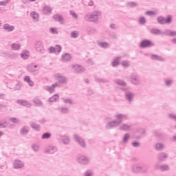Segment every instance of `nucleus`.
<instances>
[{
    "instance_id": "a18cd8bd",
    "label": "nucleus",
    "mask_w": 176,
    "mask_h": 176,
    "mask_svg": "<svg viewBox=\"0 0 176 176\" xmlns=\"http://www.w3.org/2000/svg\"><path fill=\"white\" fill-rule=\"evenodd\" d=\"M10 122H12V123H14V124H20V120L12 117L11 118H10Z\"/></svg>"
},
{
    "instance_id": "0e129e2a",
    "label": "nucleus",
    "mask_w": 176,
    "mask_h": 176,
    "mask_svg": "<svg viewBox=\"0 0 176 176\" xmlns=\"http://www.w3.org/2000/svg\"><path fill=\"white\" fill-rule=\"evenodd\" d=\"M139 133L141 134L142 136L146 135V132L145 131V129H142L139 131Z\"/></svg>"
},
{
    "instance_id": "338daca9",
    "label": "nucleus",
    "mask_w": 176,
    "mask_h": 176,
    "mask_svg": "<svg viewBox=\"0 0 176 176\" xmlns=\"http://www.w3.org/2000/svg\"><path fill=\"white\" fill-rule=\"evenodd\" d=\"M52 34H58V32L56 31V28H52L50 30Z\"/></svg>"
},
{
    "instance_id": "423d86ee",
    "label": "nucleus",
    "mask_w": 176,
    "mask_h": 176,
    "mask_svg": "<svg viewBox=\"0 0 176 176\" xmlns=\"http://www.w3.org/2000/svg\"><path fill=\"white\" fill-rule=\"evenodd\" d=\"M157 21L158 24H160L161 25H164V24H171L173 18L170 15H168L166 18L160 16L157 18Z\"/></svg>"
},
{
    "instance_id": "09e8293b",
    "label": "nucleus",
    "mask_w": 176,
    "mask_h": 176,
    "mask_svg": "<svg viewBox=\"0 0 176 176\" xmlns=\"http://www.w3.org/2000/svg\"><path fill=\"white\" fill-rule=\"evenodd\" d=\"M8 122H6V120H1L0 121V129H6V124H7Z\"/></svg>"
},
{
    "instance_id": "a19ab883",
    "label": "nucleus",
    "mask_w": 176,
    "mask_h": 176,
    "mask_svg": "<svg viewBox=\"0 0 176 176\" xmlns=\"http://www.w3.org/2000/svg\"><path fill=\"white\" fill-rule=\"evenodd\" d=\"M50 137H52V133L46 132L42 135L41 138L42 140H49Z\"/></svg>"
},
{
    "instance_id": "393cba45",
    "label": "nucleus",
    "mask_w": 176,
    "mask_h": 176,
    "mask_svg": "<svg viewBox=\"0 0 176 176\" xmlns=\"http://www.w3.org/2000/svg\"><path fill=\"white\" fill-rule=\"evenodd\" d=\"M3 30H6L8 32H12V31H14V26L6 23L3 25Z\"/></svg>"
},
{
    "instance_id": "aec40b11",
    "label": "nucleus",
    "mask_w": 176,
    "mask_h": 176,
    "mask_svg": "<svg viewBox=\"0 0 176 176\" xmlns=\"http://www.w3.org/2000/svg\"><path fill=\"white\" fill-rule=\"evenodd\" d=\"M163 35H166V36H176V31H173L170 30H166L164 32H162Z\"/></svg>"
},
{
    "instance_id": "c85d7f7f",
    "label": "nucleus",
    "mask_w": 176,
    "mask_h": 176,
    "mask_svg": "<svg viewBox=\"0 0 176 176\" xmlns=\"http://www.w3.org/2000/svg\"><path fill=\"white\" fill-rule=\"evenodd\" d=\"M60 100L58 94H56L53 96L50 97L48 100L49 102H57Z\"/></svg>"
},
{
    "instance_id": "6e6552de",
    "label": "nucleus",
    "mask_w": 176,
    "mask_h": 176,
    "mask_svg": "<svg viewBox=\"0 0 176 176\" xmlns=\"http://www.w3.org/2000/svg\"><path fill=\"white\" fill-rule=\"evenodd\" d=\"M120 131H131L133 130V124H122L119 126Z\"/></svg>"
},
{
    "instance_id": "cd10ccee",
    "label": "nucleus",
    "mask_w": 176,
    "mask_h": 176,
    "mask_svg": "<svg viewBox=\"0 0 176 176\" xmlns=\"http://www.w3.org/2000/svg\"><path fill=\"white\" fill-rule=\"evenodd\" d=\"M55 21H60V24H63L62 21H64V18L58 14H54L52 17Z\"/></svg>"
},
{
    "instance_id": "4c0bfd02",
    "label": "nucleus",
    "mask_w": 176,
    "mask_h": 176,
    "mask_svg": "<svg viewBox=\"0 0 176 176\" xmlns=\"http://www.w3.org/2000/svg\"><path fill=\"white\" fill-rule=\"evenodd\" d=\"M20 47H21V45L20 44L12 43L11 45L12 50H20Z\"/></svg>"
},
{
    "instance_id": "4be33fe9",
    "label": "nucleus",
    "mask_w": 176,
    "mask_h": 176,
    "mask_svg": "<svg viewBox=\"0 0 176 176\" xmlns=\"http://www.w3.org/2000/svg\"><path fill=\"white\" fill-rule=\"evenodd\" d=\"M71 54L69 53H65L62 55V61L63 63H68L71 60Z\"/></svg>"
},
{
    "instance_id": "774afa93",
    "label": "nucleus",
    "mask_w": 176,
    "mask_h": 176,
    "mask_svg": "<svg viewBox=\"0 0 176 176\" xmlns=\"http://www.w3.org/2000/svg\"><path fill=\"white\" fill-rule=\"evenodd\" d=\"M84 175L85 176H92L93 173H91V171H90V170H87L85 173Z\"/></svg>"
},
{
    "instance_id": "412c9836",
    "label": "nucleus",
    "mask_w": 176,
    "mask_h": 176,
    "mask_svg": "<svg viewBox=\"0 0 176 176\" xmlns=\"http://www.w3.org/2000/svg\"><path fill=\"white\" fill-rule=\"evenodd\" d=\"M24 167V163L21 160H16L14 162V168H23Z\"/></svg>"
},
{
    "instance_id": "49530a36",
    "label": "nucleus",
    "mask_w": 176,
    "mask_h": 176,
    "mask_svg": "<svg viewBox=\"0 0 176 176\" xmlns=\"http://www.w3.org/2000/svg\"><path fill=\"white\" fill-rule=\"evenodd\" d=\"M164 148V146L162 143H157L155 144L156 151H162Z\"/></svg>"
},
{
    "instance_id": "bb28decb",
    "label": "nucleus",
    "mask_w": 176,
    "mask_h": 176,
    "mask_svg": "<svg viewBox=\"0 0 176 176\" xmlns=\"http://www.w3.org/2000/svg\"><path fill=\"white\" fill-rule=\"evenodd\" d=\"M29 132H30V129L28 126H24L20 130L21 135H27V134H28Z\"/></svg>"
},
{
    "instance_id": "f704fd0d",
    "label": "nucleus",
    "mask_w": 176,
    "mask_h": 176,
    "mask_svg": "<svg viewBox=\"0 0 176 176\" xmlns=\"http://www.w3.org/2000/svg\"><path fill=\"white\" fill-rule=\"evenodd\" d=\"M59 112L62 114H67L69 112V109L65 107H62L58 109Z\"/></svg>"
},
{
    "instance_id": "680f3d73",
    "label": "nucleus",
    "mask_w": 176,
    "mask_h": 176,
    "mask_svg": "<svg viewBox=\"0 0 176 176\" xmlns=\"http://www.w3.org/2000/svg\"><path fill=\"white\" fill-rule=\"evenodd\" d=\"M46 122H47V120L45 118H43L38 120V123H41V124H45Z\"/></svg>"
},
{
    "instance_id": "ea45409f",
    "label": "nucleus",
    "mask_w": 176,
    "mask_h": 176,
    "mask_svg": "<svg viewBox=\"0 0 176 176\" xmlns=\"http://www.w3.org/2000/svg\"><path fill=\"white\" fill-rule=\"evenodd\" d=\"M95 81L97 82L98 83H108V80L104 78L96 77L95 78Z\"/></svg>"
},
{
    "instance_id": "bf43d9fd",
    "label": "nucleus",
    "mask_w": 176,
    "mask_h": 176,
    "mask_svg": "<svg viewBox=\"0 0 176 176\" xmlns=\"http://www.w3.org/2000/svg\"><path fill=\"white\" fill-rule=\"evenodd\" d=\"M131 144L133 148H138V146H140V142H133Z\"/></svg>"
},
{
    "instance_id": "37998d69",
    "label": "nucleus",
    "mask_w": 176,
    "mask_h": 176,
    "mask_svg": "<svg viewBox=\"0 0 176 176\" xmlns=\"http://www.w3.org/2000/svg\"><path fill=\"white\" fill-rule=\"evenodd\" d=\"M87 31L90 35L93 34H96L97 32V30L93 27H88Z\"/></svg>"
},
{
    "instance_id": "c756f323",
    "label": "nucleus",
    "mask_w": 176,
    "mask_h": 176,
    "mask_svg": "<svg viewBox=\"0 0 176 176\" xmlns=\"http://www.w3.org/2000/svg\"><path fill=\"white\" fill-rule=\"evenodd\" d=\"M20 56L23 58V60H27V58L30 57V52L25 50L22 51Z\"/></svg>"
},
{
    "instance_id": "f257e3e1",
    "label": "nucleus",
    "mask_w": 176,
    "mask_h": 176,
    "mask_svg": "<svg viewBox=\"0 0 176 176\" xmlns=\"http://www.w3.org/2000/svg\"><path fill=\"white\" fill-rule=\"evenodd\" d=\"M115 118L116 120L109 122L105 125L106 130H111V129H115V127H118L120 126V124L124 120H129V115L119 113L116 115Z\"/></svg>"
},
{
    "instance_id": "4d7b16f0",
    "label": "nucleus",
    "mask_w": 176,
    "mask_h": 176,
    "mask_svg": "<svg viewBox=\"0 0 176 176\" xmlns=\"http://www.w3.org/2000/svg\"><path fill=\"white\" fill-rule=\"evenodd\" d=\"M153 134L155 137H162L163 135H162V133L157 131H153Z\"/></svg>"
},
{
    "instance_id": "a211bd4d",
    "label": "nucleus",
    "mask_w": 176,
    "mask_h": 176,
    "mask_svg": "<svg viewBox=\"0 0 176 176\" xmlns=\"http://www.w3.org/2000/svg\"><path fill=\"white\" fill-rule=\"evenodd\" d=\"M16 104H19L20 105H22V107H26L27 108L31 107V102L24 100H16Z\"/></svg>"
},
{
    "instance_id": "e2e57ef3",
    "label": "nucleus",
    "mask_w": 176,
    "mask_h": 176,
    "mask_svg": "<svg viewBox=\"0 0 176 176\" xmlns=\"http://www.w3.org/2000/svg\"><path fill=\"white\" fill-rule=\"evenodd\" d=\"M49 52L51 53V54L56 53V48L54 47H50L49 48Z\"/></svg>"
},
{
    "instance_id": "052dcab7",
    "label": "nucleus",
    "mask_w": 176,
    "mask_h": 176,
    "mask_svg": "<svg viewBox=\"0 0 176 176\" xmlns=\"http://www.w3.org/2000/svg\"><path fill=\"white\" fill-rule=\"evenodd\" d=\"M15 89L14 90H20V89L21 88V83L20 82H17L16 84H15Z\"/></svg>"
},
{
    "instance_id": "5fc2aeb1",
    "label": "nucleus",
    "mask_w": 176,
    "mask_h": 176,
    "mask_svg": "<svg viewBox=\"0 0 176 176\" xmlns=\"http://www.w3.org/2000/svg\"><path fill=\"white\" fill-rule=\"evenodd\" d=\"M10 2V0H6L3 1H0V6H6L8 3Z\"/></svg>"
},
{
    "instance_id": "13d9d810",
    "label": "nucleus",
    "mask_w": 176,
    "mask_h": 176,
    "mask_svg": "<svg viewBox=\"0 0 176 176\" xmlns=\"http://www.w3.org/2000/svg\"><path fill=\"white\" fill-rule=\"evenodd\" d=\"M145 14L146 16H155V14H156V13L154 11H147V12H146Z\"/></svg>"
},
{
    "instance_id": "f8f14e48",
    "label": "nucleus",
    "mask_w": 176,
    "mask_h": 176,
    "mask_svg": "<svg viewBox=\"0 0 176 176\" xmlns=\"http://www.w3.org/2000/svg\"><path fill=\"white\" fill-rule=\"evenodd\" d=\"M57 86H60V84L58 82H55L54 84L52 85V86L45 85L43 87L44 90H46V91H49L50 94L54 93L56 87Z\"/></svg>"
},
{
    "instance_id": "de8ad7c7",
    "label": "nucleus",
    "mask_w": 176,
    "mask_h": 176,
    "mask_svg": "<svg viewBox=\"0 0 176 176\" xmlns=\"http://www.w3.org/2000/svg\"><path fill=\"white\" fill-rule=\"evenodd\" d=\"M33 102H34V104L36 105H37V107H41L43 102H42V100L38 99V98H35L34 100H33Z\"/></svg>"
},
{
    "instance_id": "9d476101",
    "label": "nucleus",
    "mask_w": 176,
    "mask_h": 176,
    "mask_svg": "<svg viewBox=\"0 0 176 176\" xmlns=\"http://www.w3.org/2000/svg\"><path fill=\"white\" fill-rule=\"evenodd\" d=\"M72 67L76 74H83L86 71V69L80 65H72Z\"/></svg>"
},
{
    "instance_id": "7c9ffc66",
    "label": "nucleus",
    "mask_w": 176,
    "mask_h": 176,
    "mask_svg": "<svg viewBox=\"0 0 176 176\" xmlns=\"http://www.w3.org/2000/svg\"><path fill=\"white\" fill-rule=\"evenodd\" d=\"M114 83H116V85H118V86L126 87L127 85V83H126V82H124V80H120V79L114 80Z\"/></svg>"
},
{
    "instance_id": "9b49d317",
    "label": "nucleus",
    "mask_w": 176,
    "mask_h": 176,
    "mask_svg": "<svg viewBox=\"0 0 176 176\" xmlns=\"http://www.w3.org/2000/svg\"><path fill=\"white\" fill-rule=\"evenodd\" d=\"M155 170H157L158 171H168L170 170V166L167 164H157L155 166Z\"/></svg>"
},
{
    "instance_id": "7ed1b4c3",
    "label": "nucleus",
    "mask_w": 176,
    "mask_h": 176,
    "mask_svg": "<svg viewBox=\"0 0 176 176\" xmlns=\"http://www.w3.org/2000/svg\"><path fill=\"white\" fill-rule=\"evenodd\" d=\"M99 16H101V12L95 10L92 14H86L84 19L85 21H89V23H97Z\"/></svg>"
},
{
    "instance_id": "0eeeda50",
    "label": "nucleus",
    "mask_w": 176,
    "mask_h": 176,
    "mask_svg": "<svg viewBox=\"0 0 176 176\" xmlns=\"http://www.w3.org/2000/svg\"><path fill=\"white\" fill-rule=\"evenodd\" d=\"M152 46H155V43L148 39L142 41L140 44V47H141V49H146V47H152Z\"/></svg>"
},
{
    "instance_id": "2f4dec72",
    "label": "nucleus",
    "mask_w": 176,
    "mask_h": 176,
    "mask_svg": "<svg viewBox=\"0 0 176 176\" xmlns=\"http://www.w3.org/2000/svg\"><path fill=\"white\" fill-rule=\"evenodd\" d=\"M43 12L44 14H50V13H52V8L49 6H45L43 8Z\"/></svg>"
},
{
    "instance_id": "6e6d98bb",
    "label": "nucleus",
    "mask_w": 176,
    "mask_h": 176,
    "mask_svg": "<svg viewBox=\"0 0 176 176\" xmlns=\"http://www.w3.org/2000/svg\"><path fill=\"white\" fill-rule=\"evenodd\" d=\"M127 6H129L130 8H135V6H137V3H134L133 1H131L127 3Z\"/></svg>"
},
{
    "instance_id": "39448f33",
    "label": "nucleus",
    "mask_w": 176,
    "mask_h": 176,
    "mask_svg": "<svg viewBox=\"0 0 176 176\" xmlns=\"http://www.w3.org/2000/svg\"><path fill=\"white\" fill-rule=\"evenodd\" d=\"M130 82L134 86H138L141 85V77L137 72H133L130 76Z\"/></svg>"
},
{
    "instance_id": "473e14b6",
    "label": "nucleus",
    "mask_w": 176,
    "mask_h": 176,
    "mask_svg": "<svg viewBox=\"0 0 176 176\" xmlns=\"http://www.w3.org/2000/svg\"><path fill=\"white\" fill-rule=\"evenodd\" d=\"M61 141L64 145H69V138L66 135L61 136Z\"/></svg>"
},
{
    "instance_id": "f03ea898",
    "label": "nucleus",
    "mask_w": 176,
    "mask_h": 176,
    "mask_svg": "<svg viewBox=\"0 0 176 176\" xmlns=\"http://www.w3.org/2000/svg\"><path fill=\"white\" fill-rule=\"evenodd\" d=\"M121 91L124 92V98L127 102L131 103L134 101V93L130 90L129 87H123L120 88Z\"/></svg>"
},
{
    "instance_id": "58836bf2",
    "label": "nucleus",
    "mask_w": 176,
    "mask_h": 176,
    "mask_svg": "<svg viewBox=\"0 0 176 176\" xmlns=\"http://www.w3.org/2000/svg\"><path fill=\"white\" fill-rule=\"evenodd\" d=\"M129 140H130V133H125L122 139V142L124 144H127Z\"/></svg>"
},
{
    "instance_id": "c9c22d12",
    "label": "nucleus",
    "mask_w": 176,
    "mask_h": 176,
    "mask_svg": "<svg viewBox=\"0 0 176 176\" xmlns=\"http://www.w3.org/2000/svg\"><path fill=\"white\" fill-rule=\"evenodd\" d=\"M151 33L153 35H162L163 34L160 30L155 28L151 30Z\"/></svg>"
},
{
    "instance_id": "69168bd1",
    "label": "nucleus",
    "mask_w": 176,
    "mask_h": 176,
    "mask_svg": "<svg viewBox=\"0 0 176 176\" xmlns=\"http://www.w3.org/2000/svg\"><path fill=\"white\" fill-rule=\"evenodd\" d=\"M170 119H171L172 120H174L175 122H176V116L174 114H169L168 115Z\"/></svg>"
},
{
    "instance_id": "1a4fd4ad",
    "label": "nucleus",
    "mask_w": 176,
    "mask_h": 176,
    "mask_svg": "<svg viewBox=\"0 0 176 176\" xmlns=\"http://www.w3.org/2000/svg\"><path fill=\"white\" fill-rule=\"evenodd\" d=\"M35 49L36 52L41 53V54L45 53V48L43 47V43H42V41H38L36 42Z\"/></svg>"
},
{
    "instance_id": "ddd939ff",
    "label": "nucleus",
    "mask_w": 176,
    "mask_h": 176,
    "mask_svg": "<svg viewBox=\"0 0 176 176\" xmlns=\"http://www.w3.org/2000/svg\"><path fill=\"white\" fill-rule=\"evenodd\" d=\"M74 140L78 142V145H80L81 148H86V142H85L83 138H80L78 135H74Z\"/></svg>"
},
{
    "instance_id": "603ef678",
    "label": "nucleus",
    "mask_w": 176,
    "mask_h": 176,
    "mask_svg": "<svg viewBox=\"0 0 176 176\" xmlns=\"http://www.w3.org/2000/svg\"><path fill=\"white\" fill-rule=\"evenodd\" d=\"M146 23V19H145V17L142 16L139 19V24H141L142 25H144Z\"/></svg>"
},
{
    "instance_id": "e433bc0d",
    "label": "nucleus",
    "mask_w": 176,
    "mask_h": 176,
    "mask_svg": "<svg viewBox=\"0 0 176 176\" xmlns=\"http://www.w3.org/2000/svg\"><path fill=\"white\" fill-rule=\"evenodd\" d=\"M98 45L103 49H108L109 47V44L107 42H98Z\"/></svg>"
},
{
    "instance_id": "2eb2a0df",
    "label": "nucleus",
    "mask_w": 176,
    "mask_h": 176,
    "mask_svg": "<svg viewBox=\"0 0 176 176\" xmlns=\"http://www.w3.org/2000/svg\"><path fill=\"white\" fill-rule=\"evenodd\" d=\"M56 151H57V147L56 146H47L45 148V153L53 155V153H56Z\"/></svg>"
},
{
    "instance_id": "8fccbe9b",
    "label": "nucleus",
    "mask_w": 176,
    "mask_h": 176,
    "mask_svg": "<svg viewBox=\"0 0 176 176\" xmlns=\"http://www.w3.org/2000/svg\"><path fill=\"white\" fill-rule=\"evenodd\" d=\"M79 36V32L78 31H73L71 32V38H76Z\"/></svg>"
},
{
    "instance_id": "864d4df0",
    "label": "nucleus",
    "mask_w": 176,
    "mask_h": 176,
    "mask_svg": "<svg viewBox=\"0 0 176 176\" xmlns=\"http://www.w3.org/2000/svg\"><path fill=\"white\" fill-rule=\"evenodd\" d=\"M61 47L58 45H56L55 46V52L56 53H58V54H59L60 53H61Z\"/></svg>"
},
{
    "instance_id": "dca6fc26",
    "label": "nucleus",
    "mask_w": 176,
    "mask_h": 176,
    "mask_svg": "<svg viewBox=\"0 0 176 176\" xmlns=\"http://www.w3.org/2000/svg\"><path fill=\"white\" fill-rule=\"evenodd\" d=\"M56 78L58 83H60V85H65V83H67V82H68L67 77H65L64 76H61L60 74H56Z\"/></svg>"
},
{
    "instance_id": "5701e85b",
    "label": "nucleus",
    "mask_w": 176,
    "mask_h": 176,
    "mask_svg": "<svg viewBox=\"0 0 176 176\" xmlns=\"http://www.w3.org/2000/svg\"><path fill=\"white\" fill-rule=\"evenodd\" d=\"M36 68H38L37 65L30 64L28 65L27 69L29 72L34 73V72H36Z\"/></svg>"
},
{
    "instance_id": "72a5a7b5",
    "label": "nucleus",
    "mask_w": 176,
    "mask_h": 176,
    "mask_svg": "<svg viewBox=\"0 0 176 176\" xmlns=\"http://www.w3.org/2000/svg\"><path fill=\"white\" fill-rule=\"evenodd\" d=\"M30 127H32V129H33V130H35V131H39L41 130V125H39L35 122L31 123Z\"/></svg>"
},
{
    "instance_id": "79ce46f5",
    "label": "nucleus",
    "mask_w": 176,
    "mask_h": 176,
    "mask_svg": "<svg viewBox=\"0 0 176 176\" xmlns=\"http://www.w3.org/2000/svg\"><path fill=\"white\" fill-rule=\"evenodd\" d=\"M30 15L32 16V19H34V20H36V21H38L39 19V15L38 14V13H36V12L35 11L32 12Z\"/></svg>"
},
{
    "instance_id": "4468645a",
    "label": "nucleus",
    "mask_w": 176,
    "mask_h": 176,
    "mask_svg": "<svg viewBox=\"0 0 176 176\" xmlns=\"http://www.w3.org/2000/svg\"><path fill=\"white\" fill-rule=\"evenodd\" d=\"M89 160L87 157L84 155H78V162L80 164H82L86 166V164H89Z\"/></svg>"
},
{
    "instance_id": "f3484780",
    "label": "nucleus",
    "mask_w": 176,
    "mask_h": 176,
    "mask_svg": "<svg viewBox=\"0 0 176 176\" xmlns=\"http://www.w3.org/2000/svg\"><path fill=\"white\" fill-rule=\"evenodd\" d=\"M168 157V155H167V153H160L157 156V159L160 162H164V160H166V159H167Z\"/></svg>"
},
{
    "instance_id": "3c124183",
    "label": "nucleus",
    "mask_w": 176,
    "mask_h": 176,
    "mask_svg": "<svg viewBox=\"0 0 176 176\" xmlns=\"http://www.w3.org/2000/svg\"><path fill=\"white\" fill-rule=\"evenodd\" d=\"M121 65L124 67V68H129L130 67V63L127 60H122L121 63Z\"/></svg>"
},
{
    "instance_id": "b1692460",
    "label": "nucleus",
    "mask_w": 176,
    "mask_h": 176,
    "mask_svg": "<svg viewBox=\"0 0 176 176\" xmlns=\"http://www.w3.org/2000/svg\"><path fill=\"white\" fill-rule=\"evenodd\" d=\"M120 56L116 57L111 62V65L113 68L116 67L119 64H120Z\"/></svg>"
},
{
    "instance_id": "a878e982",
    "label": "nucleus",
    "mask_w": 176,
    "mask_h": 176,
    "mask_svg": "<svg viewBox=\"0 0 176 176\" xmlns=\"http://www.w3.org/2000/svg\"><path fill=\"white\" fill-rule=\"evenodd\" d=\"M150 57L151 60H153L154 61H164V59L162 58V56L155 54H151Z\"/></svg>"
},
{
    "instance_id": "20e7f679",
    "label": "nucleus",
    "mask_w": 176,
    "mask_h": 176,
    "mask_svg": "<svg viewBox=\"0 0 176 176\" xmlns=\"http://www.w3.org/2000/svg\"><path fill=\"white\" fill-rule=\"evenodd\" d=\"M132 170L133 173H146L148 171V165L145 164L133 165Z\"/></svg>"
},
{
    "instance_id": "c03bdc74",
    "label": "nucleus",
    "mask_w": 176,
    "mask_h": 176,
    "mask_svg": "<svg viewBox=\"0 0 176 176\" xmlns=\"http://www.w3.org/2000/svg\"><path fill=\"white\" fill-rule=\"evenodd\" d=\"M61 100L63 101L65 104H69V105H72L73 104L72 99L71 98L68 99L62 98Z\"/></svg>"
},
{
    "instance_id": "6ab92c4d",
    "label": "nucleus",
    "mask_w": 176,
    "mask_h": 176,
    "mask_svg": "<svg viewBox=\"0 0 176 176\" xmlns=\"http://www.w3.org/2000/svg\"><path fill=\"white\" fill-rule=\"evenodd\" d=\"M164 83L166 87H171V85H174V79L171 78H164Z\"/></svg>"
}]
</instances>
